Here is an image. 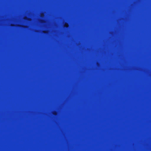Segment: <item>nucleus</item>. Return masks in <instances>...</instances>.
Instances as JSON below:
<instances>
[{"instance_id": "obj_1", "label": "nucleus", "mask_w": 151, "mask_h": 151, "mask_svg": "<svg viewBox=\"0 0 151 151\" xmlns=\"http://www.w3.org/2000/svg\"><path fill=\"white\" fill-rule=\"evenodd\" d=\"M25 19H28V18H27V17H26V18H25Z\"/></svg>"}]
</instances>
